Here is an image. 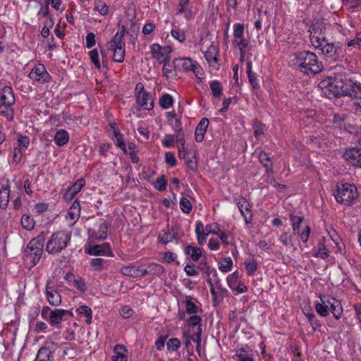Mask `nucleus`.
Returning <instances> with one entry per match:
<instances>
[{
  "label": "nucleus",
  "instance_id": "obj_1",
  "mask_svg": "<svg viewBox=\"0 0 361 361\" xmlns=\"http://www.w3.org/2000/svg\"><path fill=\"white\" fill-rule=\"evenodd\" d=\"M319 86L329 98L331 95L335 97L349 96L355 99L353 103L355 109L361 112V82L353 81L344 75H337L324 78Z\"/></svg>",
  "mask_w": 361,
  "mask_h": 361
},
{
  "label": "nucleus",
  "instance_id": "obj_2",
  "mask_svg": "<svg viewBox=\"0 0 361 361\" xmlns=\"http://www.w3.org/2000/svg\"><path fill=\"white\" fill-rule=\"evenodd\" d=\"M292 63L300 73L307 75H314L323 69V65L319 61L318 56L310 51H300L293 54Z\"/></svg>",
  "mask_w": 361,
  "mask_h": 361
},
{
  "label": "nucleus",
  "instance_id": "obj_3",
  "mask_svg": "<svg viewBox=\"0 0 361 361\" xmlns=\"http://www.w3.org/2000/svg\"><path fill=\"white\" fill-rule=\"evenodd\" d=\"M45 235L42 233L32 239L24 251L25 262L30 268L35 266L40 260L43 252Z\"/></svg>",
  "mask_w": 361,
  "mask_h": 361
},
{
  "label": "nucleus",
  "instance_id": "obj_4",
  "mask_svg": "<svg viewBox=\"0 0 361 361\" xmlns=\"http://www.w3.org/2000/svg\"><path fill=\"white\" fill-rule=\"evenodd\" d=\"M71 234L65 231H59L54 233L47 242L46 251L51 255L61 252L68 245Z\"/></svg>",
  "mask_w": 361,
  "mask_h": 361
},
{
  "label": "nucleus",
  "instance_id": "obj_5",
  "mask_svg": "<svg viewBox=\"0 0 361 361\" xmlns=\"http://www.w3.org/2000/svg\"><path fill=\"white\" fill-rule=\"evenodd\" d=\"M334 196L339 204L345 206L352 205L357 197V188L355 185L348 183L341 184L337 185Z\"/></svg>",
  "mask_w": 361,
  "mask_h": 361
},
{
  "label": "nucleus",
  "instance_id": "obj_6",
  "mask_svg": "<svg viewBox=\"0 0 361 361\" xmlns=\"http://www.w3.org/2000/svg\"><path fill=\"white\" fill-rule=\"evenodd\" d=\"M207 269V282L210 286V291L212 296V301L215 305L220 304L224 299V295L227 293V290L224 288L218 277L216 271L214 270L212 278L209 277V274L212 271L209 267Z\"/></svg>",
  "mask_w": 361,
  "mask_h": 361
},
{
  "label": "nucleus",
  "instance_id": "obj_7",
  "mask_svg": "<svg viewBox=\"0 0 361 361\" xmlns=\"http://www.w3.org/2000/svg\"><path fill=\"white\" fill-rule=\"evenodd\" d=\"M326 26L319 20L313 23L308 30L310 41L314 47H317L324 42L326 37Z\"/></svg>",
  "mask_w": 361,
  "mask_h": 361
},
{
  "label": "nucleus",
  "instance_id": "obj_8",
  "mask_svg": "<svg viewBox=\"0 0 361 361\" xmlns=\"http://www.w3.org/2000/svg\"><path fill=\"white\" fill-rule=\"evenodd\" d=\"M135 97L139 109L152 110L154 108V100L152 96L145 90L142 82H138L136 85Z\"/></svg>",
  "mask_w": 361,
  "mask_h": 361
},
{
  "label": "nucleus",
  "instance_id": "obj_9",
  "mask_svg": "<svg viewBox=\"0 0 361 361\" xmlns=\"http://www.w3.org/2000/svg\"><path fill=\"white\" fill-rule=\"evenodd\" d=\"M314 48L319 49L323 55L328 58L343 57L346 51V49H344L342 46H339V42H330L327 39Z\"/></svg>",
  "mask_w": 361,
  "mask_h": 361
},
{
  "label": "nucleus",
  "instance_id": "obj_10",
  "mask_svg": "<svg viewBox=\"0 0 361 361\" xmlns=\"http://www.w3.org/2000/svg\"><path fill=\"white\" fill-rule=\"evenodd\" d=\"M202 321V317L197 314L190 317L186 321L189 333L193 334V336H190V338L192 339V341L197 343V346L200 345L201 342Z\"/></svg>",
  "mask_w": 361,
  "mask_h": 361
},
{
  "label": "nucleus",
  "instance_id": "obj_11",
  "mask_svg": "<svg viewBox=\"0 0 361 361\" xmlns=\"http://www.w3.org/2000/svg\"><path fill=\"white\" fill-rule=\"evenodd\" d=\"M150 50L154 59H156L160 63H164V66L169 62L172 48L169 46L161 47L159 44H152L150 46Z\"/></svg>",
  "mask_w": 361,
  "mask_h": 361
},
{
  "label": "nucleus",
  "instance_id": "obj_12",
  "mask_svg": "<svg viewBox=\"0 0 361 361\" xmlns=\"http://www.w3.org/2000/svg\"><path fill=\"white\" fill-rule=\"evenodd\" d=\"M28 77L34 82L40 84L47 83L51 80V76L42 63L35 66L29 73Z\"/></svg>",
  "mask_w": 361,
  "mask_h": 361
},
{
  "label": "nucleus",
  "instance_id": "obj_13",
  "mask_svg": "<svg viewBox=\"0 0 361 361\" xmlns=\"http://www.w3.org/2000/svg\"><path fill=\"white\" fill-rule=\"evenodd\" d=\"M238 208L244 217L246 224H249L252 221V214L251 211V206L246 198L243 196H239L235 199Z\"/></svg>",
  "mask_w": 361,
  "mask_h": 361
},
{
  "label": "nucleus",
  "instance_id": "obj_14",
  "mask_svg": "<svg viewBox=\"0 0 361 361\" xmlns=\"http://www.w3.org/2000/svg\"><path fill=\"white\" fill-rule=\"evenodd\" d=\"M343 157L349 164L361 168V148L351 147L347 149L343 152Z\"/></svg>",
  "mask_w": 361,
  "mask_h": 361
},
{
  "label": "nucleus",
  "instance_id": "obj_15",
  "mask_svg": "<svg viewBox=\"0 0 361 361\" xmlns=\"http://www.w3.org/2000/svg\"><path fill=\"white\" fill-rule=\"evenodd\" d=\"M10 183L8 179H0V208L6 209L10 200Z\"/></svg>",
  "mask_w": 361,
  "mask_h": 361
},
{
  "label": "nucleus",
  "instance_id": "obj_16",
  "mask_svg": "<svg viewBox=\"0 0 361 361\" xmlns=\"http://www.w3.org/2000/svg\"><path fill=\"white\" fill-rule=\"evenodd\" d=\"M51 281H47L45 294L47 301L51 305L59 306L61 303V295L57 292L54 286H51Z\"/></svg>",
  "mask_w": 361,
  "mask_h": 361
},
{
  "label": "nucleus",
  "instance_id": "obj_17",
  "mask_svg": "<svg viewBox=\"0 0 361 361\" xmlns=\"http://www.w3.org/2000/svg\"><path fill=\"white\" fill-rule=\"evenodd\" d=\"M326 303L328 305L329 313L331 312L334 317L338 320L343 315V307L341 302L334 298L326 295Z\"/></svg>",
  "mask_w": 361,
  "mask_h": 361
},
{
  "label": "nucleus",
  "instance_id": "obj_18",
  "mask_svg": "<svg viewBox=\"0 0 361 361\" xmlns=\"http://www.w3.org/2000/svg\"><path fill=\"white\" fill-rule=\"evenodd\" d=\"M179 229L178 226H172L171 230H162L161 233H159L158 238L159 242L166 245L168 243L172 241V240H178L183 235H179L178 233V230Z\"/></svg>",
  "mask_w": 361,
  "mask_h": 361
},
{
  "label": "nucleus",
  "instance_id": "obj_19",
  "mask_svg": "<svg viewBox=\"0 0 361 361\" xmlns=\"http://www.w3.org/2000/svg\"><path fill=\"white\" fill-rule=\"evenodd\" d=\"M87 253L91 255H102L114 257V253L111 249L109 244L103 243L102 245H90Z\"/></svg>",
  "mask_w": 361,
  "mask_h": 361
},
{
  "label": "nucleus",
  "instance_id": "obj_20",
  "mask_svg": "<svg viewBox=\"0 0 361 361\" xmlns=\"http://www.w3.org/2000/svg\"><path fill=\"white\" fill-rule=\"evenodd\" d=\"M120 271L123 275L131 278L143 277L142 267H137L133 264L122 267Z\"/></svg>",
  "mask_w": 361,
  "mask_h": 361
},
{
  "label": "nucleus",
  "instance_id": "obj_21",
  "mask_svg": "<svg viewBox=\"0 0 361 361\" xmlns=\"http://www.w3.org/2000/svg\"><path fill=\"white\" fill-rule=\"evenodd\" d=\"M109 224L106 221L100 220L99 222L94 225V232L92 236L97 240H104L107 237Z\"/></svg>",
  "mask_w": 361,
  "mask_h": 361
},
{
  "label": "nucleus",
  "instance_id": "obj_22",
  "mask_svg": "<svg viewBox=\"0 0 361 361\" xmlns=\"http://www.w3.org/2000/svg\"><path fill=\"white\" fill-rule=\"evenodd\" d=\"M68 310L63 309H54L51 312V316L49 317V323L51 326H55L56 328L61 327V323L63 320V317L66 314Z\"/></svg>",
  "mask_w": 361,
  "mask_h": 361
},
{
  "label": "nucleus",
  "instance_id": "obj_23",
  "mask_svg": "<svg viewBox=\"0 0 361 361\" xmlns=\"http://www.w3.org/2000/svg\"><path fill=\"white\" fill-rule=\"evenodd\" d=\"M15 104V97L13 89L10 86H5L0 96V104H6L7 106Z\"/></svg>",
  "mask_w": 361,
  "mask_h": 361
},
{
  "label": "nucleus",
  "instance_id": "obj_24",
  "mask_svg": "<svg viewBox=\"0 0 361 361\" xmlns=\"http://www.w3.org/2000/svg\"><path fill=\"white\" fill-rule=\"evenodd\" d=\"M85 180L82 178L77 180L65 192L64 198L71 200L85 186Z\"/></svg>",
  "mask_w": 361,
  "mask_h": 361
},
{
  "label": "nucleus",
  "instance_id": "obj_25",
  "mask_svg": "<svg viewBox=\"0 0 361 361\" xmlns=\"http://www.w3.org/2000/svg\"><path fill=\"white\" fill-rule=\"evenodd\" d=\"M176 14H183L186 20L194 18L195 13L192 11L190 0H180Z\"/></svg>",
  "mask_w": 361,
  "mask_h": 361
},
{
  "label": "nucleus",
  "instance_id": "obj_26",
  "mask_svg": "<svg viewBox=\"0 0 361 361\" xmlns=\"http://www.w3.org/2000/svg\"><path fill=\"white\" fill-rule=\"evenodd\" d=\"M233 358L238 361H255L252 351L247 346L238 348Z\"/></svg>",
  "mask_w": 361,
  "mask_h": 361
},
{
  "label": "nucleus",
  "instance_id": "obj_27",
  "mask_svg": "<svg viewBox=\"0 0 361 361\" xmlns=\"http://www.w3.org/2000/svg\"><path fill=\"white\" fill-rule=\"evenodd\" d=\"M209 119L207 118H202L197 126L196 127L195 132V140L198 142H201L204 140V134L207 131L209 125Z\"/></svg>",
  "mask_w": 361,
  "mask_h": 361
},
{
  "label": "nucleus",
  "instance_id": "obj_28",
  "mask_svg": "<svg viewBox=\"0 0 361 361\" xmlns=\"http://www.w3.org/2000/svg\"><path fill=\"white\" fill-rule=\"evenodd\" d=\"M258 159L260 164L266 169V172L268 175L273 173V163L269 155L264 151L261 150L258 153Z\"/></svg>",
  "mask_w": 361,
  "mask_h": 361
},
{
  "label": "nucleus",
  "instance_id": "obj_29",
  "mask_svg": "<svg viewBox=\"0 0 361 361\" xmlns=\"http://www.w3.org/2000/svg\"><path fill=\"white\" fill-rule=\"evenodd\" d=\"M143 276L147 275H160L164 272V268L162 265L157 263H149L146 267H142Z\"/></svg>",
  "mask_w": 361,
  "mask_h": 361
},
{
  "label": "nucleus",
  "instance_id": "obj_30",
  "mask_svg": "<svg viewBox=\"0 0 361 361\" xmlns=\"http://www.w3.org/2000/svg\"><path fill=\"white\" fill-rule=\"evenodd\" d=\"M54 351L49 347L44 346L39 349L34 361H53Z\"/></svg>",
  "mask_w": 361,
  "mask_h": 361
},
{
  "label": "nucleus",
  "instance_id": "obj_31",
  "mask_svg": "<svg viewBox=\"0 0 361 361\" xmlns=\"http://www.w3.org/2000/svg\"><path fill=\"white\" fill-rule=\"evenodd\" d=\"M175 66L183 69V71L188 72L195 68L197 61H192L190 58L176 59L174 61Z\"/></svg>",
  "mask_w": 361,
  "mask_h": 361
},
{
  "label": "nucleus",
  "instance_id": "obj_32",
  "mask_svg": "<svg viewBox=\"0 0 361 361\" xmlns=\"http://www.w3.org/2000/svg\"><path fill=\"white\" fill-rule=\"evenodd\" d=\"M91 268L97 271H102L106 270L109 265L110 261L104 259L103 258H93L90 263Z\"/></svg>",
  "mask_w": 361,
  "mask_h": 361
},
{
  "label": "nucleus",
  "instance_id": "obj_33",
  "mask_svg": "<svg viewBox=\"0 0 361 361\" xmlns=\"http://www.w3.org/2000/svg\"><path fill=\"white\" fill-rule=\"evenodd\" d=\"M320 301L315 303L316 312L322 317H326L329 314L328 305L326 303V295H319Z\"/></svg>",
  "mask_w": 361,
  "mask_h": 361
},
{
  "label": "nucleus",
  "instance_id": "obj_34",
  "mask_svg": "<svg viewBox=\"0 0 361 361\" xmlns=\"http://www.w3.org/2000/svg\"><path fill=\"white\" fill-rule=\"evenodd\" d=\"M114 355L112 356V361H127V350L123 345L118 344L114 349Z\"/></svg>",
  "mask_w": 361,
  "mask_h": 361
},
{
  "label": "nucleus",
  "instance_id": "obj_35",
  "mask_svg": "<svg viewBox=\"0 0 361 361\" xmlns=\"http://www.w3.org/2000/svg\"><path fill=\"white\" fill-rule=\"evenodd\" d=\"M54 140L57 146L62 147L69 141V134L66 130H59L55 133Z\"/></svg>",
  "mask_w": 361,
  "mask_h": 361
},
{
  "label": "nucleus",
  "instance_id": "obj_36",
  "mask_svg": "<svg viewBox=\"0 0 361 361\" xmlns=\"http://www.w3.org/2000/svg\"><path fill=\"white\" fill-rule=\"evenodd\" d=\"M185 254L187 255L188 258H190L194 262H197L202 256V250L199 247L187 245L185 247Z\"/></svg>",
  "mask_w": 361,
  "mask_h": 361
},
{
  "label": "nucleus",
  "instance_id": "obj_37",
  "mask_svg": "<svg viewBox=\"0 0 361 361\" xmlns=\"http://www.w3.org/2000/svg\"><path fill=\"white\" fill-rule=\"evenodd\" d=\"M80 214V204L78 200H75L69 208L66 218H69L75 223L78 219Z\"/></svg>",
  "mask_w": 361,
  "mask_h": 361
},
{
  "label": "nucleus",
  "instance_id": "obj_38",
  "mask_svg": "<svg viewBox=\"0 0 361 361\" xmlns=\"http://www.w3.org/2000/svg\"><path fill=\"white\" fill-rule=\"evenodd\" d=\"M252 63L251 61L247 62V74L249 80V82L254 90H258L260 86L257 82L256 73L252 70Z\"/></svg>",
  "mask_w": 361,
  "mask_h": 361
},
{
  "label": "nucleus",
  "instance_id": "obj_39",
  "mask_svg": "<svg viewBox=\"0 0 361 361\" xmlns=\"http://www.w3.org/2000/svg\"><path fill=\"white\" fill-rule=\"evenodd\" d=\"M76 312L80 317H85L86 318L85 322L87 324H91L92 312L90 307L81 305L76 310Z\"/></svg>",
  "mask_w": 361,
  "mask_h": 361
},
{
  "label": "nucleus",
  "instance_id": "obj_40",
  "mask_svg": "<svg viewBox=\"0 0 361 361\" xmlns=\"http://www.w3.org/2000/svg\"><path fill=\"white\" fill-rule=\"evenodd\" d=\"M290 221L291 222L294 234L297 235V233H300V226L301 224L304 221V217L296 216L293 214H291L290 215Z\"/></svg>",
  "mask_w": 361,
  "mask_h": 361
},
{
  "label": "nucleus",
  "instance_id": "obj_41",
  "mask_svg": "<svg viewBox=\"0 0 361 361\" xmlns=\"http://www.w3.org/2000/svg\"><path fill=\"white\" fill-rule=\"evenodd\" d=\"M0 114L4 116L8 121H13L14 118L13 106H7L6 104H0Z\"/></svg>",
  "mask_w": 361,
  "mask_h": 361
},
{
  "label": "nucleus",
  "instance_id": "obj_42",
  "mask_svg": "<svg viewBox=\"0 0 361 361\" xmlns=\"http://www.w3.org/2000/svg\"><path fill=\"white\" fill-rule=\"evenodd\" d=\"M20 223L23 228L27 231L32 230L35 224L33 218L29 214H23L21 217Z\"/></svg>",
  "mask_w": 361,
  "mask_h": 361
},
{
  "label": "nucleus",
  "instance_id": "obj_43",
  "mask_svg": "<svg viewBox=\"0 0 361 361\" xmlns=\"http://www.w3.org/2000/svg\"><path fill=\"white\" fill-rule=\"evenodd\" d=\"M114 51L113 60L117 63H121L125 57V47L108 48Z\"/></svg>",
  "mask_w": 361,
  "mask_h": 361
},
{
  "label": "nucleus",
  "instance_id": "obj_44",
  "mask_svg": "<svg viewBox=\"0 0 361 361\" xmlns=\"http://www.w3.org/2000/svg\"><path fill=\"white\" fill-rule=\"evenodd\" d=\"M347 116L345 114H336L333 117L334 125L340 129L345 127Z\"/></svg>",
  "mask_w": 361,
  "mask_h": 361
},
{
  "label": "nucleus",
  "instance_id": "obj_45",
  "mask_svg": "<svg viewBox=\"0 0 361 361\" xmlns=\"http://www.w3.org/2000/svg\"><path fill=\"white\" fill-rule=\"evenodd\" d=\"M185 303V311L188 314H195L197 312V306L192 301L191 297L187 296L185 300L183 301Z\"/></svg>",
  "mask_w": 361,
  "mask_h": 361
},
{
  "label": "nucleus",
  "instance_id": "obj_46",
  "mask_svg": "<svg viewBox=\"0 0 361 361\" xmlns=\"http://www.w3.org/2000/svg\"><path fill=\"white\" fill-rule=\"evenodd\" d=\"M245 266L247 273L249 276H252L257 269V262L254 259H250L245 262Z\"/></svg>",
  "mask_w": 361,
  "mask_h": 361
},
{
  "label": "nucleus",
  "instance_id": "obj_47",
  "mask_svg": "<svg viewBox=\"0 0 361 361\" xmlns=\"http://www.w3.org/2000/svg\"><path fill=\"white\" fill-rule=\"evenodd\" d=\"M307 318L308 319L314 331L319 330L322 326V323L317 319L314 313H310V311L307 312Z\"/></svg>",
  "mask_w": 361,
  "mask_h": 361
},
{
  "label": "nucleus",
  "instance_id": "obj_48",
  "mask_svg": "<svg viewBox=\"0 0 361 361\" xmlns=\"http://www.w3.org/2000/svg\"><path fill=\"white\" fill-rule=\"evenodd\" d=\"M173 104V99L171 95L165 94L159 99V104L163 109H169Z\"/></svg>",
  "mask_w": 361,
  "mask_h": 361
},
{
  "label": "nucleus",
  "instance_id": "obj_49",
  "mask_svg": "<svg viewBox=\"0 0 361 361\" xmlns=\"http://www.w3.org/2000/svg\"><path fill=\"white\" fill-rule=\"evenodd\" d=\"M180 345L181 343L177 338H171L166 343V348L169 352H176Z\"/></svg>",
  "mask_w": 361,
  "mask_h": 361
},
{
  "label": "nucleus",
  "instance_id": "obj_50",
  "mask_svg": "<svg viewBox=\"0 0 361 361\" xmlns=\"http://www.w3.org/2000/svg\"><path fill=\"white\" fill-rule=\"evenodd\" d=\"M228 286L230 288L234 289L235 286L240 282L239 281V275L238 271L233 272V274L228 275L226 278Z\"/></svg>",
  "mask_w": 361,
  "mask_h": 361
},
{
  "label": "nucleus",
  "instance_id": "obj_51",
  "mask_svg": "<svg viewBox=\"0 0 361 361\" xmlns=\"http://www.w3.org/2000/svg\"><path fill=\"white\" fill-rule=\"evenodd\" d=\"M216 235L219 237L224 245H228L232 244L233 238L230 231H223L220 229L219 232Z\"/></svg>",
  "mask_w": 361,
  "mask_h": 361
},
{
  "label": "nucleus",
  "instance_id": "obj_52",
  "mask_svg": "<svg viewBox=\"0 0 361 361\" xmlns=\"http://www.w3.org/2000/svg\"><path fill=\"white\" fill-rule=\"evenodd\" d=\"M125 47L123 38L116 34L113 39L108 43V48Z\"/></svg>",
  "mask_w": 361,
  "mask_h": 361
},
{
  "label": "nucleus",
  "instance_id": "obj_53",
  "mask_svg": "<svg viewBox=\"0 0 361 361\" xmlns=\"http://www.w3.org/2000/svg\"><path fill=\"white\" fill-rule=\"evenodd\" d=\"M346 46L348 48L352 47L355 50L360 49L361 48V33H357L353 39L348 41Z\"/></svg>",
  "mask_w": 361,
  "mask_h": 361
},
{
  "label": "nucleus",
  "instance_id": "obj_54",
  "mask_svg": "<svg viewBox=\"0 0 361 361\" xmlns=\"http://www.w3.org/2000/svg\"><path fill=\"white\" fill-rule=\"evenodd\" d=\"M94 9L97 11L101 15L105 16L108 13L109 8L106 4L102 0H95L94 4Z\"/></svg>",
  "mask_w": 361,
  "mask_h": 361
},
{
  "label": "nucleus",
  "instance_id": "obj_55",
  "mask_svg": "<svg viewBox=\"0 0 361 361\" xmlns=\"http://www.w3.org/2000/svg\"><path fill=\"white\" fill-rule=\"evenodd\" d=\"M245 27L242 23H235L233 25V37L235 39H243Z\"/></svg>",
  "mask_w": 361,
  "mask_h": 361
},
{
  "label": "nucleus",
  "instance_id": "obj_56",
  "mask_svg": "<svg viewBox=\"0 0 361 361\" xmlns=\"http://www.w3.org/2000/svg\"><path fill=\"white\" fill-rule=\"evenodd\" d=\"M171 34L173 38L180 42L185 41V33L183 30H180L178 27H175L171 31Z\"/></svg>",
  "mask_w": 361,
  "mask_h": 361
},
{
  "label": "nucleus",
  "instance_id": "obj_57",
  "mask_svg": "<svg viewBox=\"0 0 361 361\" xmlns=\"http://www.w3.org/2000/svg\"><path fill=\"white\" fill-rule=\"evenodd\" d=\"M180 208L185 214H190L192 211V204L190 201L186 197H182L180 200Z\"/></svg>",
  "mask_w": 361,
  "mask_h": 361
},
{
  "label": "nucleus",
  "instance_id": "obj_58",
  "mask_svg": "<svg viewBox=\"0 0 361 361\" xmlns=\"http://www.w3.org/2000/svg\"><path fill=\"white\" fill-rule=\"evenodd\" d=\"M233 267V261L230 257H224L223 263L219 266V269L224 273L228 272L231 270Z\"/></svg>",
  "mask_w": 361,
  "mask_h": 361
},
{
  "label": "nucleus",
  "instance_id": "obj_59",
  "mask_svg": "<svg viewBox=\"0 0 361 361\" xmlns=\"http://www.w3.org/2000/svg\"><path fill=\"white\" fill-rule=\"evenodd\" d=\"M210 88L214 97H219L222 92L221 83L217 80H214L210 83Z\"/></svg>",
  "mask_w": 361,
  "mask_h": 361
},
{
  "label": "nucleus",
  "instance_id": "obj_60",
  "mask_svg": "<svg viewBox=\"0 0 361 361\" xmlns=\"http://www.w3.org/2000/svg\"><path fill=\"white\" fill-rule=\"evenodd\" d=\"M204 56L208 63H216L217 61L216 48L214 47L211 46L205 52Z\"/></svg>",
  "mask_w": 361,
  "mask_h": 361
},
{
  "label": "nucleus",
  "instance_id": "obj_61",
  "mask_svg": "<svg viewBox=\"0 0 361 361\" xmlns=\"http://www.w3.org/2000/svg\"><path fill=\"white\" fill-rule=\"evenodd\" d=\"M315 257H319L322 259H326L329 257V251L326 247L324 243L322 241H319L318 243V251L317 254L314 255Z\"/></svg>",
  "mask_w": 361,
  "mask_h": 361
},
{
  "label": "nucleus",
  "instance_id": "obj_62",
  "mask_svg": "<svg viewBox=\"0 0 361 361\" xmlns=\"http://www.w3.org/2000/svg\"><path fill=\"white\" fill-rule=\"evenodd\" d=\"M89 56L91 61L94 65V67L99 70L101 68V64L99 60V53L97 49H94L89 51Z\"/></svg>",
  "mask_w": 361,
  "mask_h": 361
},
{
  "label": "nucleus",
  "instance_id": "obj_63",
  "mask_svg": "<svg viewBox=\"0 0 361 361\" xmlns=\"http://www.w3.org/2000/svg\"><path fill=\"white\" fill-rule=\"evenodd\" d=\"M265 126L259 121L255 120L253 123L254 135L255 137H259L264 133V128Z\"/></svg>",
  "mask_w": 361,
  "mask_h": 361
},
{
  "label": "nucleus",
  "instance_id": "obj_64",
  "mask_svg": "<svg viewBox=\"0 0 361 361\" xmlns=\"http://www.w3.org/2000/svg\"><path fill=\"white\" fill-rule=\"evenodd\" d=\"M29 145H30V138L28 136L19 135L18 137V147H18L21 149H27Z\"/></svg>",
  "mask_w": 361,
  "mask_h": 361
}]
</instances>
